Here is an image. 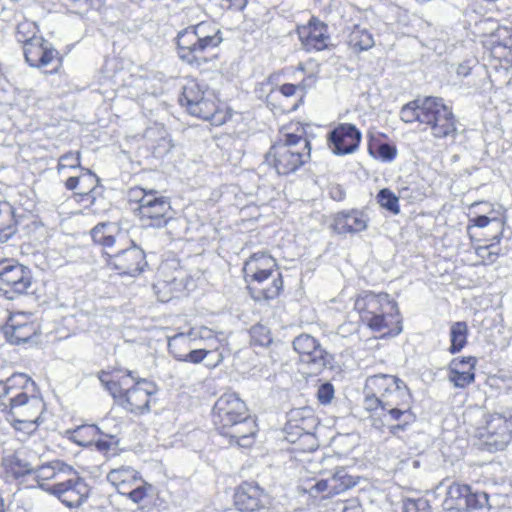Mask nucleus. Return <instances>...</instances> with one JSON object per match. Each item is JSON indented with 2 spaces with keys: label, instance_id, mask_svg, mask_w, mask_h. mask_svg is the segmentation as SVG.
<instances>
[{
  "label": "nucleus",
  "instance_id": "obj_1",
  "mask_svg": "<svg viewBox=\"0 0 512 512\" xmlns=\"http://www.w3.org/2000/svg\"><path fill=\"white\" fill-rule=\"evenodd\" d=\"M212 421L219 433L239 447L254 443L256 424L248 415L245 402L236 393L223 394L214 404Z\"/></svg>",
  "mask_w": 512,
  "mask_h": 512
},
{
  "label": "nucleus",
  "instance_id": "obj_2",
  "mask_svg": "<svg viewBox=\"0 0 512 512\" xmlns=\"http://www.w3.org/2000/svg\"><path fill=\"white\" fill-rule=\"evenodd\" d=\"M0 406L7 419H40L45 410L35 382L24 373H14L0 381Z\"/></svg>",
  "mask_w": 512,
  "mask_h": 512
},
{
  "label": "nucleus",
  "instance_id": "obj_3",
  "mask_svg": "<svg viewBox=\"0 0 512 512\" xmlns=\"http://www.w3.org/2000/svg\"><path fill=\"white\" fill-rule=\"evenodd\" d=\"M400 118L408 124H425L438 139H454L458 132L452 109L439 97L429 96L408 102L401 108Z\"/></svg>",
  "mask_w": 512,
  "mask_h": 512
},
{
  "label": "nucleus",
  "instance_id": "obj_4",
  "mask_svg": "<svg viewBox=\"0 0 512 512\" xmlns=\"http://www.w3.org/2000/svg\"><path fill=\"white\" fill-rule=\"evenodd\" d=\"M99 380L118 405L134 414H143L150 410L151 396L157 391L156 385L147 379L136 378L132 371L118 378L102 371Z\"/></svg>",
  "mask_w": 512,
  "mask_h": 512
},
{
  "label": "nucleus",
  "instance_id": "obj_5",
  "mask_svg": "<svg viewBox=\"0 0 512 512\" xmlns=\"http://www.w3.org/2000/svg\"><path fill=\"white\" fill-rule=\"evenodd\" d=\"M222 41L223 36L218 25L213 21H202L178 33V55L191 65H199L202 61H206L205 53L217 48Z\"/></svg>",
  "mask_w": 512,
  "mask_h": 512
},
{
  "label": "nucleus",
  "instance_id": "obj_6",
  "mask_svg": "<svg viewBox=\"0 0 512 512\" xmlns=\"http://www.w3.org/2000/svg\"><path fill=\"white\" fill-rule=\"evenodd\" d=\"M243 273L249 289L258 291L257 295H253L254 299L270 300L279 296L283 280L277 270L276 260L271 255L254 253L245 261Z\"/></svg>",
  "mask_w": 512,
  "mask_h": 512
},
{
  "label": "nucleus",
  "instance_id": "obj_7",
  "mask_svg": "<svg viewBox=\"0 0 512 512\" xmlns=\"http://www.w3.org/2000/svg\"><path fill=\"white\" fill-rule=\"evenodd\" d=\"M311 157V146L307 138L287 133L274 143L266 155L278 174L288 175L306 164Z\"/></svg>",
  "mask_w": 512,
  "mask_h": 512
},
{
  "label": "nucleus",
  "instance_id": "obj_8",
  "mask_svg": "<svg viewBox=\"0 0 512 512\" xmlns=\"http://www.w3.org/2000/svg\"><path fill=\"white\" fill-rule=\"evenodd\" d=\"M179 102L186 107L190 115L210 121L213 125H221L225 121V115L218 110L214 95L205 83L196 80L187 81L183 86Z\"/></svg>",
  "mask_w": 512,
  "mask_h": 512
},
{
  "label": "nucleus",
  "instance_id": "obj_9",
  "mask_svg": "<svg viewBox=\"0 0 512 512\" xmlns=\"http://www.w3.org/2000/svg\"><path fill=\"white\" fill-rule=\"evenodd\" d=\"M130 197L139 204L136 211L144 226L162 228L171 219L170 202L157 191L136 188L131 190Z\"/></svg>",
  "mask_w": 512,
  "mask_h": 512
},
{
  "label": "nucleus",
  "instance_id": "obj_10",
  "mask_svg": "<svg viewBox=\"0 0 512 512\" xmlns=\"http://www.w3.org/2000/svg\"><path fill=\"white\" fill-rule=\"evenodd\" d=\"M475 435L489 452L504 450L512 440V408L488 415L485 424L476 429Z\"/></svg>",
  "mask_w": 512,
  "mask_h": 512
},
{
  "label": "nucleus",
  "instance_id": "obj_11",
  "mask_svg": "<svg viewBox=\"0 0 512 512\" xmlns=\"http://www.w3.org/2000/svg\"><path fill=\"white\" fill-rule=\"evenodd\" d=\"M41 488L69 508L80 507L90 493V487L85 479L72 467L59 483L41 484Z\"/></svg>",
  "mask_w": 512,
  "mask_h": 512
},
{
  "label": "nucleus",
  "instance_id": "obj_12",
  "mask_svg": "<svg viewBox=\"0 0 512 512\" xmlns=\"http://www.w3.org/2000/svg\"><path fill=\"white\" fill-rule=\"evenodd\" d=\"M293 347L299 354L301 363L307 366L311 374H319L332 366V355L309 334L297 336L293 341Z\"/></svg>",
  "mask_w": 512,
  "mask_h": 512
},
{
  "label": "nucleus",
  "instance_id": "obj_13",
  "mask_svg": "<svg viewBox=\"0 0 512 512\" xmlns=\"http://www.w3.org/2000/svg\"><path fill=\"white\" fill-rule=\"evenodd\" d=\"M30 270L14 260L0 261V291L7 299L24 294L31 286Z\"/></svg>",
  "mask_w": 512,
  "mask_h": 512
},
{
  "label": "nucleus",
  "instance_id": "obj_14",
  "mask_svg": "<svg viewBox=\"0 0 512 512\" xmlns=\"http://www.w3.org/2000/svg\"><path fill=\"white\" fill-rule=\"evenodd\" d=\"M105 254L107 255V265L117 270L119 275L137 277L147 266L145 252L136 245L116 253L106 252Z\"/></svg>",
  "mask_w": 512,
  "mask_h": 512
},
{
  "label": "nucleus",
  "instance_id": "obj_15",
  "mask_svg": "<svg viewBox=\"0 0 512 512\" xmlns=\"http://www.w3.org/2000/svg\"><path fill=\"white\" fill-rule=\"evenodd\" d=\"M414 422L411 407L380 408L378 413H372V426L378 430L387 427L393 436H398Z\"/></svg>",
  "mask_w": 512,
  "mask_h": 512
},
{
  "label": "nucleus",
  "instance_id": "obj_16",
  "mask_svg": "<svg viewBox=\"0 0 512 512\" xmlns=\"http://www.w3.org/2000/svg\"><path fill=\"white\" fill-rule=\"evenodd\" d=\"M361 137L355 125L341 123L328 133V143L335 155H347L358 149Z\"/></svg>",
  "mask_w": 512,
  "mask_h": 512
},
{
  "label": "nucleus",
  "instance_id": "obj_17",
  "mask_svg": "<svg viewBox=\"0 0 512 512\" xmlns=\"http://www.w3.org/2000/svg\"><path fill=\"white\" fill-rule=\"evenodd\" d=\"M23 53L26 62L31 67L44 68L55 64L53 70H56L60 64L58 51L43 37L24 45Z\"/></svg>",
  "mask_w": 512,
  "mask_h": 512
},
{
  "label": "nucleus",
  "instance_id": "obj_18",
  "mask_svg": "<svg viewBox=\"0 0 512 512\" xmlns=\"http://www.w3.org/2000/svg\"><path fill=\"white\" fill-rule=\"evenodd\" d=\"M39 456L33 450L22 448L13 454L7 455L2 459V466L7 477L19 479L32 474L36 469Z\"/></svg>",
  "mask_w": 512,
  "mask_h": 512
},
{
  "label": "nucleus",
  "instance_id": "obj_19",
  "mask_svg": "<svg viewBox=\"0 0 512 512\" xmlns=\"http://www.w3.org/2000/svg\"><path fill=\"white\" fill-rule=\"evenodd\" d=\"M354 307L364 320L368 315L397 312L398 305L386 293L364 292L356 298Z\"/></svg>",
  "mask_w": 512,
  "mask_h": 512
},
{
  "label": "nucleus",
  "instance_id": "obj_20",
  "mask_svg": "<svg viewBox=\"0 0 512 512\" xmlns=\"http://www.w3.org/2000/svg\"><path fill=\"white\" fill-rule=\"evenodd\" d=\"M298 34L308 52L327 49L331 42L327 24L316 18H311L306 26L299 28Z\"/></svg>",
  "mask_w": 512,
  "mask_h": 512
},
{
  "label": "nucleus",
  "instance_id": "obj_21",
  "mask_svg": "<svg viewBox=\"0 0 512 512\" xmlns=\"http://www.w3.org/2000/svg\"><path fill=\"white\" fill-rule=\"evenodd\" d=\"M356 484L357 481L345 468L341 467L337 468L330 477L317 481L308 491L311 495L325 493L324 497H332L353 488Z\"/></svg>",
  "mask_w": 512,
  "mask_h": 512
},
{
  "label": "nucleus",
  "instance_id": "obj_22",
  "mask_svg": "<svg viewBox=\"0 0 512 512\" xmlns=\"http://www.w3.org/2000/svg\"><path fill=\"white\" fill-rule=\"evenodd\" d=\"M234 503L240 511L254 512L266 507L268 496L257 483L244 482L234 494Z\"/></svg>",
  "mask_w": 512,
  "mask_h": 512
},
{
  "label": "nucleus",
  "instance_id": "obj_23",
  "mask_svg": "<svg viewBox=\"0 0 512 512\" xmlns=\"http://www.w3.org/2000/svg\"><path fill=\"white\" fill-rule=\"evenodd\" d=\"M369 218L364 211L351 209L333 216L331 228L339 235L358 234L368 228Z\"/></svg>",
  "mask_w": 512,
  "mask_h": 512
},
{
  "label": "nucleus",
  "instance_id": "obj_24",
  "mask_svg": "<svg viewBox=\"0 0 512 512\" xmlns=\"http://www.w3.org/2000/svg\"><path fill=\"white\" fill-rule=\"evenodd\" d=\"M410 391L407 385L398 379V383L387 392L382 400L372 399L368 401V411L378 413L380 408L410 407Z\"/></svg>",
  "mask_w": 512,
  "mask_h": 512
},
{
  "label": "nucleus",
  "instance_id": "obj_25",
  "mask_svg": "<svg viewBox=\"0 0 512 512\" xmlns=\"http://www.w3.org/2000/svg\"><path fill=\"white\" fill-rule=\"evenodd\" d=\"M191 335L195 338L196 346L209 350V354L215 356L214 366L220 364L224 359L223 350L224 339L220 338L222 333H216L208 327H194L191 329Z\"/></svg>",
  "mask_w": 512,
  "mask_h": 512
},
{
  "label": "nucleus",
  "instance_id": "obj_26",
  "mask_svg": "<svg viewBox=\"0 0 512 512\" xmlns=\"http://www.w3.org/2000/svg\"><path fill=\"white\" fill-rule=\"evenodd\" d=\"M396 376L388 374H377L366 379L364 386L363 407L368 411V401L372 399L382 400L387 392L398 383Z\"/></svg>",
  "mask_w": 512,
  "mask_h": 512
},
{
  "label": "nucleus",
  "instance_id": "obj_27",
  "mask_svg": "<svg viewBox=\"0 0 512 512\" xmlns=\"http://www.w3.org/2000/svg\"><path fill=\"white\" fill-rule=\"evenodd\" d=\"M178 266L179 264L176 261L163 263L159 269L163 279L159 280L154 288H168L176 292L186 289V272Z\"/></svg>",
  "mask_w": 512,
  "mask_h": 512
},
{
  "label": "nucleus",
  "instance_id": "obj_28",
  "mask_svg": "<svg viewBox=\"0 0 512 512\" xmlns=\"http://www.w3.org/2000/svg\"><path fill=\"white\" fill-rule=\"evenodd\" d=\"M362 321L365 322L371 330L381 332L382 335L396 336L402 331L398 308L397 312L393 313L368 315V317H365Z\"/></svg>",
  "mask_w": 512,
  "mask_h": 512
},
{
  "label": "nucleus",
  "instance_id": "obj_29",
  "mask_svg": "<svg viewBox=\"0 0 512 512\" xmlns=\"http://www.w3.org/2000/svg\"><path fill=\"white\" fill-rule=\"evenodd\" d=\"M107 480L120 494L141 482L139 473L130 466H121L110 470L107 474Z\"/></svg>",
  "mask_w": 512,
  "mask_h": 512
},
{
  "label": "nucleus",
  "instance_id": "obj_30",
  "mask_svg": "<svg viewBox=\"0 0 512 512\" xmlns=\"http://www.w3.org/2000/svg\"><path fill=\"white\" fill-rule=\"evenodd\" d=\"M37 328L33 323L21 322L17 319H10L4 329L5 336L11 344H22L28 342L36 335Z\"/></svg>",
  "mask_w": 512,
  "mask_h": 512
},
{
  "label": "nucleus",
  "instance_id": "obj_31",
  "mask_svg": "<svg viewBox=\"0 0 512 512\" xmlns=\"http://www.w3.org/2000/svg\"><path fill=\"white\" fill-rule=\"evenodd\" d=\"M71 466L62 461H52L44 465H40V459L37 462L36 469L33 471L38 482L54 480L59 483L64 476L67 475ZM42 483H39L41 486Z\"/></svg>",
  "mask_w": 512,
  "mask_h": 512
},
{
  "label": "nucleus",
  "instance_id": "obj_32",
  "mask_svg": "<svg viewBox=\"0 0 512 512\" xmlns=\"http://www.w3.org/2000/svg\"><path fill=\"white\" fill-rule=\"evenodd\" d=\"M91 237L94 243L105 248H112L124 238V234L114 224L100 223L91 230Z\"/></svg>",
  "mask_w": 512,
  "mask_h": 512
},
{
  "label": "nucleus",
  "instance_id": "obj_33",
  "mask_svg": "<svg viewBox=\"0 0 512 512\" xmlns=\"http://www.w3.org/2000/svg\"><path fill=\"white\" fill-rule=\"evenodd\" d=\"M347 43L356 53L371 49L375 42L368 29L360 25H353L348 34Z\"/></svg>",
  "mask_w": 512,
  "mask_h": 512
},
{
  "label": "nucleus",
  "instance_id": "obj_34",
  "mask_svg": "<svg viewBox=\"0 0 512 512\" xmlns=\"http://www.w3.org/2000/svg\"><path fill=\"white\" fill-rule=\"evenodd\" d=\"M195 338L191 335V330L188 333H178L169 338L168 349L169 352L178 360L179 354H186L190 348L196 346Z\"/></svg>",
  "mask_w": 512,
  "mask_h": 512
},
{
  "label": "nucleus",
  "instance_id": "obj_35",
  "mask_svg": "<svg viewBox=\"0 0 512 512\" xmlns=\"http://www.w3.org/2000/svg\"><path fill=\"white\" fill-rule=\"evenodd\" d=\"M0 233V238L5 240L15 233L13 209L6 201H0Z\"/></svg>",
  "mask_w": 512,
  "mask_h": 512
},
{
  "label": "nucleus",
  "instance_id": "obj_36",
  "mask_svg": "<svg viewBox=\"0 0 512 512\" xmlns=\"http://www.w3.org/2000/svg\"><path fill=\"white\" fill-rule=\"evenodd\" d=\"M468 328L465 322L459 321L453 323L450 329V352H459L467 342Z\"/></svg>",
  "mask_w": 512,
  "mask_h": 512
},
{
  "label": "nucleus",
  "instance_id": "obj_37",
  "mask_svg": "<svg viewBox=\"0 0 512 512\" xmlns=\"http://www.w3.org/2000/svg\"><path fill=\"white\" fill-rule=\"evenodd\" d=\"M473 222V225L479 228H484L487 226H491V230L495 232L491 236L492 241L499 242L503 235L504 222L496 217L489 218L486 215H479L473 219H470Z\"/></svg>",
  "mask_w": 512,
  "mask_h": 512
},
{
  "label": "nucleus",
  "instance_id": "obj_38",
  "mask_svg": "<svg viewBox=\"0 0 512 512\" xmlns=\"http://www.w3.org/2000/svg\"><path fill=\"white\" fill-rule=\"evenodd\" d=\"M38 28L34 22L22 21L17 25L16 28V39L22 43L23 46L34 39H39L41 36H37Z\"/></svg>",
  "mask_w": 512,
  "mask_h": 512
},
{
  "label": "nucleus",
  "instance_id": "obj_39",
  "mask_svg": "<svg viewBox=\"0 0 512 512\" xmlns=\"http://www.w3.org/2000/svg\"><path fill=\"white\" fill-rule=\"evenodd\" d=\"M470 487L468 485L453 483L447 491L448 500L452 501V505L458 509H464L465 499L469 494Z\"/></svg>",
  "mask_w": 512,
  "mask_h": 512
},
{
  "label": "nucleus",
  "instance_id": "obj_40",
  "mask_svg": "<svg viewBox=\"0 0 512 512\" xmlns=\"http://www.w3.org/2000/svg\"><path fill=\"white\" fill-rule=\"evenodd\" d=\"M377 202L382 208H385L393 214H398L400 211L398 197L387 188L379 191L377 194Z\"/></svg>",
  "mask_w": 512,
  "mask_h": 512
},
{
  "label": "nucleus",
  "instance_id": "obj_41",
  "mask_svg": "<svg viewBox=\"0 0 512 512\" xmlns=\"http://www.w3.org/2000/svg\"><path fill=\"white\" fill-rule=\"evenodd\" d=\"M71 7L74 9L75 13L85 15L90 11H100L104 5L106 0H70Z\"/></svg>",
  "mask_w": 512,
  "mask_h": 512
},
{
  "label": "nucleus",
  "instance_id": "obj_42",
  "mask_svg": "<svg viewBox=\"0 0 512 512\" xmlns=\"http://www.w3.org/2000/svg\"><path fill=\"white\" fill-rule=\"evenodd\" d=\"M489 496L485 492L472 493L469 489V494L465 499L464 509H481L488 506Z\"/></svg>",
  "mask_w": 512,
  "mask_h": 512
},
{
  "label": "nucleus",
  "instance_id": "obj_43",
  "mask_svg": "<svg viewBox=\"0 0 512 512\" xmlns=\"http://www.w3.org/2000/svg\"><path fill=\"white\" fill-rule=\"evenodd\" d=\"M7 421L14 427L16 431L22 432L25 435L33 434L40 423V419H7Z\"/></svg>",
  "mask_w": 512,
  "mask_h": 512
},
{
  "label": "nucleus",
  "instance_id": "obj_44",
  "mask_svg": "<svg viewBox=\"0 0 512 512\" xmlns=\"http://www.w3.org/2000/svg\"><path fill=\"white\" fill-rule=\"evenodd\" d=\"M448 379L451 381L455 387L457 388H465L470 385L475 380V373L469 371H460L456 370V372H449Z\"/></svg>",
  "mask_w": 512,
  "mask_h": 512
},
{
  "label": "nucleus",
  "instance_id": "obj_45",
  "mask_svg": "<svg viewBox=\"0 0 512 512\" xmlns=\"http://www.w3.org/2000/svg\"><path fill=\"white\" fill-rule=\"evenodd\" d=\"M208 355H210L209 350L203 349L200 346H194L190 348L189 352H186V354H179L178 361L199 364Z\"/></svg>",
  "mask_w": 512,
  "mask_h": 512
},
{
  "label": "nucleus",
  "instance_id": "obj_46",
  "mask_svg": "<svg viewBox=\"0 0 512 512\" xmlns=\"http://www.w3.org/2000/svg\"><path fill=\"white\" fill-rule=\"evenodd\" d=\"M496 243V241H493L488 245L479 246L476 249V254L482 259V261L485 264H492L497 260L499 256V250L496 247Z\"/></svg>",
  "mask_w": 512,
  "mask_h": 512
},
{
  "label": "nucleus",
  "instance_id": "obj_47",
  "mask_svg": "<svg viewBox=\"0 0 512 512\" xmlns=\"http://www.w3.org/2000/svg\"><path fill=\"white\" fill-rule=\"evenodd\" d=\"M477 363V359L475 357H463L462 359H454L449 367V372H456V370L460 371H469L474 372L475 366Z\"/></svg>",
  "mask_w": 512,
  "mask_h": 512
},
{
  "label": "nucleus",
  "instance_id": "obj_48",
  "mask_svg": "<svg viewBox=\"0 0 512 512\" xmlns=\"http://www.w3.org/2000/svg\"><path fill=\"white\" fill-rule=\"evenodd\" d=\"M76 168L80 167V153L79 152H68L62 155L59 159V163L57 166L58 171L60 172L64 168Z\"/></svg>",
  "mask_w": 512,
  "mask_h": 512
},
{
  "label": "nucleus",
  "instance_id": "obj_49",
  "mask_svg": "<svg viewBox=\"0 0 512 512\" xmlns=\"http://www.w3.org/2000/svg\"><path fill=\"white\" fill-rule=\"evenodd\" d=\"M253 341L264 346L271 342L269 331L264 326H254L251 330Z\"/></svg>",
  "mask_w": 512,
  "mask_h": 512
},
{
  "label": "nucleus",
  "instance_id": "obj_50",
  "mask_svg": "<svg viewBox=\"0 0 512 512\" xmlns=\"http://www.w3.org/2000/svg\"><path fill=\"white\" fill-rule=\"evenodd\" d=\"M334 396V387L331 383L321 384L317 391V398L321 404H328Z\"/></svg>",
  "mask_w": 512,
  "mask_h": 512
},
{
  "label": "nucleus",
  "instance_id": "obj_51",
  "mask_svg": "<svg viewBox=\"0 0 512 512\" xmlns=\"http://www.w3.org/2000/svg\"><path fill=\"white\" fill-rule=\"evenodd\" d=\"M122 495H127L134 503L141 502L146 496V489L138 482L133 487L127 489Z\"/></svg>",
  "mask_w": 512,
  "mask_h": 512
},
{
  "label": "nucleus",
  "instance_id": "obj_52",
  "mask_svg": "<svg viewBox=\"0 0 512 512\" xmlns=\"http://www.w3.org/2000/svg\"><path fill=\"white\" fill-rule=\"evenodd\" d=\"M396 154V147L388 143H382L377 147V156L383 161H392Z\"/></svg>",
  "mask_w": 512,
  "mask_h": 512
},
{
  "label": "nucleus",
  "instance_id": "obj_53",
  "mask_svg": "<svg viewBox=\"0 0 512 512\" xmlns=\"http://www.w3.org/2000/svg\"><path fill=\"white\" fill-rule=\"evenodd\" d=\"M98 182L99 178L90 170H87V173L81 176L80 181V183H85L87 185V191L83 190L80 192V194H88L89 192H92Z\"/></svg>",
  "mask_w": 512,
  "mask_h": 512
},
{
  "label": "nucleus",
  "instance_id": "obj_54",
  "mask_svg": "<svg viewBox=\"0 0 512 512\" xmlns=\"http://www.w3.org/2000/svg\"><path fill=\"white\" fill-rule=\"evenodd\" d=\"M342 512H363V509L358 499L353 498L344 502Z\"/></svg>",
  "mask_w": 512,
  "mask_h": 512
},
{
  "label": "nucleus",
  "instance_id": "obj_55",
  "mask_svg": "<svg viewBox=\"0 0 512 512\" xmlns=\"http://www.w3.org/2000/svg\"><path fill=\"white\" fill-rule=\"evenodd\" d=\"M116 441H114L113 437L110 436L109 439H99L96 442V447L99 451L108 452L110 451L115 445Z\"/></svg>",
  "mask_w": 512,
  "mask_h": 512
},
{
  "label": "nucleus",
  "instance_id": "obj_56",
  "mask_svg": "<svg viewBox=\"0 0 512 512\" xmlns=\"http://www.w3.org/2000/svg\"><path fill=\"white\" fill-rule=\"evenodd\" d=\"M298 88H299V86H296V85L290 84V83H286V84H283L279 90H280L281 94L284 95L285 97H291V96L295 95L296 90Z\"/></svg>",
  "mask_w": 512,
  "mask_h": 512
},
{
  "label": "nucleus",
  "instance_id": "obj_57",
  "mask_svg": "<svg viewBox=\"0 0 512 512\" xmlns=\"http://www.w3.org/2000/svg\"><path fill=\"white\" fill-rule=\"evenodd\" d=\"M330 194H331V197L334 200H337V201H341L345 197V192L343 191V189L339 185H337L335 187H332L331 191H330Z\"/></svg>",
  "mask_w": 512,
  "mask_h": 512
},
{
  "label": "nucleus",
  "instance_id": "obj_58",
  "mask_svg": "<svg viewBox=\"0 0 512 512\" xmlns=\"http://www.w3.org/2000/svg\"><path fill=\"white\" fill-rule=\"evenodd\" d=\"M81 177H69L65 182V187L68 190H75L80 184Z\"/></svg>",
  "mask_w": 512,
  "mask_h": 512
},
{
  "label": "nucleus",
  "instance_id": "obj_59",
  "mask_svg": "<svg viewBox=\"0 0 512 512\" xmlns=\"http://www.w3.org/2000/svg\"><path fill=\"white\" fill-rule=\"evenodd\" d=\"M405 512H419L417 509V499H407L404 502Z\"/></svg>",
  "mask_w": 512,
  "mask_h": 512
},
{
  "label": "nucleus",
  "instance_id": "obj_60",
  "mask_svg": "<svg viewBox=\"0 0 512 512\" xmlns=\"http://www.w3.org/2000/svg\"><path fill=\"white\" fill-rule=\"evenodd\" d=\"M428 501L425 499H417V509L419 512H425L428 509Z\"/></svg>",
  "mask_w": 512,
  "mask_h": 512
},
{
  "label": "nucleus",
  "instance_id": "obj_61",
  "mask_svg": "<svg viewBox=\"0 0 512 512\" xmlns=\"http://www.w3.org/2000/svg\"><path fill=\"white\" fill-rule=\"evenodd\" d=\"M0 512H5L4 511V504H3V500L2 498L0 497Z\"/></svg>",
  "mask_w": 512,
  "mask_h": 512
},
{
  "label": "nucleus",
  "instance_id": "obj_62",
  "mask_svg": "<svg viewBox=\"0 0 512 512\" xmlns=\"http://www.w3.org/2000/svg\"><path fill=\"white\" fill-rule=\"evenodd\" d=\"M160 300H161L162 302L168 301V299H165V298H161Z\"/></svg>",
  "mask_w": 512,
  "mask_h": 512
}]
</instances>
